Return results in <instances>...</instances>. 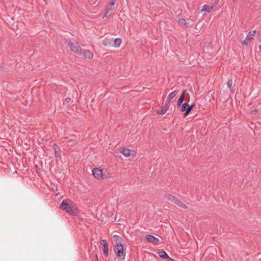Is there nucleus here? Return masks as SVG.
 Segmentation results:
<instances>
[{
    "label": "nucleus",
    "instance_id": "obj_4",
    "mask_svg": "<svg viewBox=\"0 0 261 261\" xmlns=\"http://www.w3.org/2000/svg\"><path fill=\"white\" fill-rule=\"evenodd\" d=\"M115 252L117 257H125V252L124 250V247L121 244L118 243L115 245Z\"/></svg>",
    "mask_w": 261,
    "mask_h": 261
},
{
    "label": "nucleus",
    "instance_id": "obj_6",
    "mask_svg": "<svg viewBox=\"0 0 261 261\" xmlns=\"http://www.w3.org/2000/svg\"><path fill=\"white\" fill-rule=\"evenodd\" d=\"M99 244L100 245L102 246V251L103 252V254L106 256H108L109 255V249H108V244L106 240H101L99 242Z\"/></svg>",
    "mask_w": 261,
    "mask_h": 261
},
{
    "label": "nucleus",
    "instance_id": "obj_25",
    "mask_svg": "<svg viewBox=\"0 0 261 261\" xmlns=\"http://www.w3.org/2000/svg\"><path fill=\"white\" fill-rule=\"evenodd\" d=\"M70 98H69V97H67L65 99V101H64V102L66 103H69L70 102Z\"/></svg>",
    "mask_w": 261,
    "mask_h": 261
},
{
    "label": "nucleus",
    "instance_id": "obj_33",
    "mask_svg": "<svg viewBox=\"0 0 261 261\" xmlns=\"http://www.w3.org/2000/svg\"><path fill=\"white\" fill-rule=\"evenodd\" d=\"M95 258H96V259H98V256H97V255L96 254L95 255Z\"/></svg>",
    "mask_w": 261,
    "mask_h": 261
},
{
    "label": "nucleus",
    "instance_id": "obj_27",
    "mask_svg": "<svg viewBox=\"0 0 261 261\" xmlns=\"http://www.w3.org/2000/svg\"><path fill=\"white\" fill-rule=\"evenodd\" d=\"M114 4H115V2H113V1L111 2V3H110V6H114Z\"/></svg>",
    "mask_w": 261,
    "mask_h": 261
},
{
    "label": "nucleus",
    "instance_id": "obj_3",
    "mask_svg": "<svg viewBox=\"0 0 261 261\" xmlns=\"http://www.w3.org/2000/svg\"><path fill=\"white\" fill-rule=\"evenodd\" d=\"M93 175L98 179H104L107 177H110V175L109 173H107V175L103 173L102 170L99 168H94L92 171Z\"/></svg>",
    "mask_w": 261,
    "mask_h": 261
},
{
    "label": "nucleus",
    "instance_id": "obj_24",
    "mask_svg": "<svg viewBox=\"0 0 261 261\" xmlns=\"http://www.w3.org/2000/svg\"><path fill=\"white\" fill-rule=\"evenodd\" d=\"M54 150L56 154L58 152L60 151V149L57 146H55L54 147Z\"/></svg>",
    "mask_w": 261,
    "mask_h": 261
},
{
    "label": "nucleus",
    "instance_id": "obj_7",
    "mask_svg": "<svg viewBox=\"0 0 261 261\" xmlns=\"http://www.w3.org/2000/svg\"><path fill=\"white\" fill-rule=\"evenodd\" d=\"M145 238L148 242L151 243L154 245L158 244L159 241V240L158 238L150 234L146 235L145 236Z\"/></svg>",
    "mask_w": 261,
    "mask_h": 261
},
{
    "label": "nucleus",
    "instance_id": "obj_29",
    "mask_svg": "<svg viewBox=\"0 0 261 261\" xmlns=\"http://www.w3.org/2000/svg\"><path fill=\"white\" fill-rule=\"evenodd\" d=\"M187 95L188 96V97H189V98H187V100H188V101H189V100H190V95H189V94L188 93H187V92L186 93V95Z\"/></svg>",
    "mask_w": 261,
    "mask_h": 261
},
{
    "label": "nucleus",
    "instance_id": "obj_30",
    "mask_svg": "<svg viewBox=\"0 0 261 261\" xmlns=\"http://www.w3.org/2000/svg\"><path fill=\"white\" fill-rule=\"evenodd\" d=\"M171 99L170 98L168 99V97H167V99H166V101H171Z\"/></svg>",
    "mask_w": 261,
    "mask_h": 261
},
{
    "label": "nucleus",
    "instance_id": "obj_22",
    "mask_svg": "<svg viewBox=\"0 0 261 261\" xmlns=\"http://www.w3.org/2000/svg\"><path fill=\"white\" fill-rule=\"evenodd\" d=\"M258 112V110L256 109H253L250 110V114L252 115H255Z\"/></svg>",
    "mask_w": 261,
    "mask_h": 261
},
{
    "label": "nucleus",
    "instance_id": "obj_5",
    "mask_svg": "<svg viewBox=\"0 0 261 261\" xmlns=\"http://www.w3.org/2000/svg\"><path fill=\"white\" fill-rule=\"evenodd\" d=\"M256 33V31H253L249 32L247 36L246 37L245 40L242 42L243 45H247L249 42L253 38V36H254V34Z\"/></svg>",
    "mask_w": 261,
    "mask_h": 261
},
{
    "label": "nucleus",
    "instance_id": "obj_1",
    "mask_svg": "<svg viewBox=\"0 0 261 261\" xmlns=\"http://www.w3.org/2000/svg\"><path fill=\"white\" fill-rule=\"evenodd\" d=\"M60 207L71 215L76 216L77 215L78 212L76 208L73 205L69 204L65 200L61 202Z\"/></svg>",
    "mask_w": 261,
    "mask_h": 261
},
{
    "label": "nucleus",
    "instance_id": "obj_20",
    "mask_svg": "<svg viewBox=\"0 0 261 261\" xmlns=\"http://www.w3.org/2000/svg\"><path fill=\"white\" fill-rule=\"evenodd\" d=\"M112 9L108 8L105 14V16L109 17L112 14Z\"/></svg>",
    "mask_w": 261,
    "mask_h": 261
},
{
    "label": "nucleus",
    "instance_id": "obj_14",
    "mask_svg": "<svg viewBox=\"0 0 261 261\" xmlns=\"http://www.w3.org/2000/svg\"><path fill=\"white\" fill-rule=\"evenodd\" d=\"M176 205H178V206L182 207L184 209L187 208V206L185 204L182 202H181L180 200L178 199L177 200H176V202L175 203Z\"/></svg>",
    "mask_w": 261,
    "mask_h": 261
},
{
    "label": "nucleus",
    "instance_id": "obj_15",
    "mask_svg": "<svg viewBox=\"0 0 261 261\" xmlns=\"http://www.w3.org/2000/svg\"><path fill=\"white\" fill-rule=\"evenodd\" d=\"M121 40L119 38H116L114 40L113 46L115 47H119L121 44Z\"/></svg>",
    "mask_w": 261,
    "mask_h": 261
},
{
    "label": "nucleus",
    "instance_id": "obj_28",
    "mask_svg": "<svg viewBox=\"0 0 261 261\" xmlns=\"http://www.w3.org/2000/svg\"><path fill=\"white\" fill-rule=\"evenodd\" d=\"M122 258H120L119 261H124V257H122Z\"/></svg>",
    "mask_w": 261,
    "mask_h": 261
},
{
    "label": "nucleus",
    "instance_id": "obj_12",
    "mask_svg": "<svg viewBox=\"0 0 261 261\" xmlns=\"http://www.w3.org/2000/svg\"><path fill=\"white\" fill-rule=\"evenodd\" d=\"M213 9V7L209 6L207 5H204L202 7V9H201V12H206L210 13L211 11Z\"/></svg>",
    "mask_w": 261,
    "mask_h": 261
},
{
    "label": "nucleus",
    "instance_id": "obj_26",
    "mask_svg": "<svg viewBox=\"0 0 261 261\" xmlns=\"http://www.w3.org/2000/svg\"><path fill=\"white\" fill-rule=\"evenodd\" d=\"M195 105L194 103H193L191 106L189 105L188 109L190 110V111L192 110V109L194 108Z\"/></svg>",
    "mask_w": 261,
    "mask_h": 261
},
{
    "label": "nucleus",
    "instance_id": "obj_23",
    "mask_svg": "<svg viewBox=\"0 0 261 261\" xmlns=\"http://www.w3.org/2000/svg\"><path fill=\"white\" fill-rule=\"evenodd\" d=\"M185 113L184 114V117H186L188 116V115L189 114V113L190 112V110L189 109H188L187 111H185Z\"/></svg>",
    "mask_w": 261,
    "mask_h": 261
},
{
    "label": "nucleus",
    "instance_id": "obj_19",
    "mask_svg": "<svg viewBox=\"0 0 261 261\" xmlns=\"http://www.w3.org/2000/svg\"><path fill=\"white\" fill-rule=\"evenodd\" d=\"M177 92H178L177 91H174L170 93L169 95L168 96V99L170 98L171 99H172L174 97L176 96V95L177 94Z\"/></svg>",
    "mask_w": 261,
    "mask_h": 261
},
{
    "label": "nucleus",
    "instance_id": "obj_10",
    "mask_svg": "<svg viewBox=\"0 0 261 261\" xmlns=\"http://www.w3.org/2000/svg\"><path fill=\"white\" fill-rule=\"evenodd\" d=\"M186 90L182 91V94H181V95L180 96L179 98H178V99L177 100V106L178 107H179L182 105V103L184 99V97L186 95Z\"/></svg>",
    "mask_w": 261,
    "mask_h": 261
},
{
    "label": "nucleus",
    "instance_id": "obj_13",
    "mask_svg": "<svg viewBox=\"0 0 261 261\" xmlns=\"http://www.w3.org/2000/svg\"><path fill=\"white\" fill-rule=\"evenodd\" d=\"M158 254L162 258L166 259L169 258V256L165 251H159Z\"/></svg>",
    "mask_w": 261,
    "mask_h": 261
},
{
    "label": "nucleus",
    "instance_id": "obj_2",
    "mask_svg": "<svg viewBox=\"0 0 261 261\" xmlns=\"http://www.w3.org/2000/svg\"><path fill=\"white\" fill-rule=\"evenodd\" d=\"M68 46L70 48L72 51L74 52L77 55H80L82 51V48L79 46L78 43L74 40H69Z\"/></svg>",
    "mask_w": 261,
    "mask_h": 261
},
{
    "label": "nucleus",
    "instance_id": "obj_17",
    "mask_svg": "<svg viewBox=\"0 0 261 261\" xmlns=\"http://www.w3.org/2000/svg\"><path fill=\"white\" fill-rule=\"evenodd\" d=\"M178 22L179 24L182 27L186 26L187 24V21L184 18L179 19Z\"/></svg>",
    "mask_w": 261,
    "mask_h": 261
},
{
    "label": "nucleus",
    "instance_id": "obj_8",
    "mask_svg": "<svg viewBox=\"0 0 261 261\" xmlns=\"http://www.w3.org/2000/svg\"><path fill=\"white\" fill-rule=\"evenodd\" d=\"M80 55H83L84 58L87 59H91L93 56V54L91 52H90L89 50L85 49H82V53Z\"/></svg>",
    "mask_w": 261,
    "mask_h": 261
},
{
    "label": "nucleus",
    "instance_id": "obj_34",
    "mask_svg": "<svg viewBox=\"0 0 261 261\" xmlns=\"http://www.w3.org/2000/svg\"><path fill=\"white\" fill-rule=\"evenodd\" d=\"M233 1H235L236 0H233Z\"/></svg>",
    "mask_w": 261,
    "mask_h": 261
},
{
    "label": "nucleus",
    "instance_id": "obj_9",
    "mask_svg": "<svg viewBox=\"0 0 261 261\" xmlns=\"http://www.w3.org/2000/svg\"><path fill=\"white\" fill-rule=\"evenodd\" d=\"M164 198L168 200V201L173 203H175L176 202V200H177V198L174 197V196L170 194H166L164 196Z\"/></svg>",
    "mask_w": 261,
    "mask_h": 261
},
{
    "label": "nucleus",
    "instance_id": "obj_18",
    "mask_svg": "<svg viewBox=\"0 0 261 261\" xmlns=\"http://www.w3.org/2000/svg\"><path fill=\"white\" fill-rule=\"evenodd\" d=\"M188 107H189V105L187 103L185 102V103H182L181 105V111L185 112V111H187L188 109Z\"/></svg>",
    "mask_w": 261,
    "mask_h": 261
},
{
    "label": "nucleus",
    "instance_id": "obj_31",
    "mask_svg": "<svg viewBox=\"0 0 261 261\" xmlns=\"http://www.w3.org/2000/svg\"><path fill=\"white\" fill-rule=\"evenodd\" d=\"M170 101H166V102L165 104H167V105H168V103H169Z\"/></svg>",
    "mask_w": 261,
    "mask_h": 261
},
{
    "label": "nucleus",
    "instance_id": "obj_11",
    "mask_svg": "<svg viewBox=\"0 0 261 261\" xmlns=\"http://www.w3.org/2000/svg\"><path fill=\"white\" fill-rule=\"evenodd\" d=\"M132 150L129 149L124 148L122 149L121 152L126 157H128L130 155Z\"/></svg>",
    "mask_w": 261,
    "mask_h": 261
},
{
    "label": "nucleus",
    "instance_id": "obj_21",
    "mask_svg": "<svg viewBox=\"0 0 261 261\" xmlns=\"http://www.w3.org/2000/svg\"><path fill=\"white\" fill-rule=\"evenodd\" d=\"M232 84H233L232 80V79L228 80V81H227V85L230 90H231V88L232 87Z\"/></svg>",
    "mask_w": 261,
    "mask_h": 261
},
{
    "label": "nucleus",
    "instance_id": "obj_32",
    "mask_svg": "<svg viewBox=\"0 0 261 261\" xmlns=\"http://www.w3.org/2000/svg\"><path fill=\"white\" fill-rule=\"evenodd\" d=\"M259 49L260 51H261V44L259 46Z\"/></svg>",
    "mask_w": 261,
    "mask_h": 261
},
{
    "label": "nucleus",
    "instance_id": "obj_16",
    "mask_svg": "<svg viewBox=\"0 0 261 261\" xmlns=\"http://www.w3.org/2000/svg\"><path fill=\"white\" fill-rule=\"evenodd\" d=\"M168 108H169V106L167 105V104H165L162 110L161 111V112L159 114L160 115L164 114L166 112V111H167Z\"/></svg>",
    "mask_w": 261,
    "mask_h": 261
}]
</instances>
